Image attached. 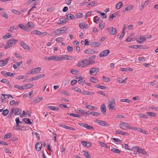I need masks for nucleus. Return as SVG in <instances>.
<instances>
[{
    "mask_svg": "<svg viewBox=\"0 0 158 158\" xmlns=\"http://www.w3.org/2000/svg\"><path fill=\"white\" fill-rule=\"evenodd\" d=\"M73 89L74 91L77 92L79 93H81V89H80L77 88V87H76L75 88H73Z\"/></svg>",
    "mask_w": 158,
    "mask_h": 158,
    "instance_id": "obj_52",
    "label": "nucleus"
},
{
    "mask_svg": "<svg viewBox=\"0 0 158 158\" xmlns=\"http://www.w3.org/2000/svg\"><path fill=\"white\" fill-rule=\"evenodd\" d=\"M22 61H21L19 62H17L15 64L13 65V67L15 69H17V67H19L22 64Z\"/></svg>",
    "mask_w": 158,
    "mask_h": 158,
    "instance_id": "obj_20",
    "label": "nucleus"
},
{
    "mask_svg": "<svg viewBox=\"0 0 158 158\" xmlns=\"http://www.w3.org/2000/svg\"><path fill=\"white\" fill-rule=\"evenodd\" d=\"M118 14V13L116 12L110 15L109 17V19L110 20H112L113 18H115L116 16Z\"/></svg>",
    "mask_w": 158,
    "mask_h": 158,
    "instance_id": "obj_27",
    "label": "nucleus"
},
{
    "mask_svg": "<svg viewBox=\"0 0 158 158\" xmlns=\"http://www.w3.org/2000/svg\"><path fill=\"white\" fill-rule=\"evenodd\" d=\"M90 64V62L87 60H82L77 63V66L79 67H83Z\"/></svg>",
    "mask_w": 158,
    "mask_h": 158,
    "instance_id": "obj_2",
    "label": "nucleus"
},
{
    "mask_svg": "<svg viewBox=\"0 0 158 158\" xmlns=\"http://www.w3.org/2000/svg\"><path fill=\"white\" fill-rule=\"evenodd\" d=\"M18 41V40L12 39L9 40L5 46V49L8 48L15 45Z\"/></svg>",
    "mask_w": 158,
    "mask_h": 158,
    "instance_id": "obj_1",
    "label": "nucleus"
},
{
    "mask_svg": "<svg viewBox=\"0 0 158 158\" xmlns=\"http://www.w3.org/2000/svg\"><path fill=\"white\" fill-rule=\"evenodd\" d=\"M42 143L41 142L37 143L35 145V148L36 150L37 151H40L42 148Z\"/></svg>",
    "mask_w": 158,
    "mask_h": 158,
    "instance_id": "obj_14",
    "label": "nucleus"
},
{
    "mask_svg": "<svg viewBox=\"0 0 158 158\" xmlns=\"http://www.w3.org/2000/svg\"><path fill=\"white\" fill-rule=\"evenodd\" d=\"M120 101L122 102L129 103L131 102V101L130 100L128 99H122L120 100Z\"/></svg>",
    "mask_w": 158,
    "mask_h": 158,
    "instance_id": "obj_45",
    "label": "nucleus"
},
{
    "mask_svg": "<svg viewBox=\"0 0 158 158\" xmlns=\"http://www.w3.org/2000/svg\"><path fill=\"white\" fill-rule=\"evenodd\" d=\"M139 147L138 146H135L133 147L131 149V150H133L134 152H138L139 148Z\"/></svg>",
    "mask_w": 158,
    "mask_h": 158,
    "instance_id": "obj_40",
    "label": "nucleus"
},
{
    "mask_svg": "<svg viewBox=\"0 0 158 158\" xmlns=\"http://www.w3.org/2000/svg\"><path fill=\"white\" fill-rule=\"evenodd\" d=\"M95 4V1L92 2L91 3H89L88 5H87V7H91L93 6Z\"/></svg>",
    "mask_w": 158,
    "mask_h": 158,
    "instance_id": "obj_62",
    "label": "nucleus"
},
{
    "mask_svg": "<svg viewBox=\"0 0 158 158\" xmlns=\"http://www.w3.org/2000/svg\"><path fill=\"white\" fill-rule=\"evenodd\" d=\"M21 45L22 47H23V48L26 50H29V48L28 47V45L26 44L23 42H22Z\"/></svg>",
    "mask_w": 158,
    "mask_h": 158,
    "instance_id": "obj_22",
    "label": "nucleus"
},
{
    "mask_svg": "<svg viewBox=\"0 0 158 158\" xmlns=\"http://www.w3.org/2000/svg\"><path fill=\"white\" fill-rule=\"evenodd\" d=\"M23 120L25 123L29 124L30 125L32 123V122L30 121V119L28 118H25L23 119Z\"/></svg>",
    "mask_w": 158,
    "mask_h": 158,
    "instance_id": "obj_32",
    "label": "nucleus"
},
{
    "mask_svg": "<svg viewBox=\"0 0 158 158\" xmlns=\"http://www.w3.org/2000/svg\"><path fill=\"white\" fill-rule=\"evenodd\" d=\"M27 24L29 27L30 28H33L34 27V24L31 22H29Z\"/></svg>",
    "mask_w": 158,
    "mask_h": 158,
    "instance_id": "obj_57",
    "label": "nucleus"
},
{
    "mask_svg": "<svg viewBox=\"0 0 158 158\" xmlns=\"http://www.w3.org/2000/svg\"><path fill=\"white\" fill-rule=\"evenodd\" d=\"M11 35L9 33H7L5 35L3 36V38L4 40H6L7 38H10V37Z\"/></svg>",
    "mask_w": 158,
    "mask_h": 158,
    "instance_id": "obj_50",
    "label": "nucleus"
},
{
    "mask_svg": "<svg viewBox=\"0 0 158 158\" xmlns=\"http://www.w3.org/2000/svg\"><path fill=\"white\" fill-rule=\"evenodd\" d=\"M9 112V110L8 109H6L3 111L2 114L4 116H6L8 114Z\"/></svg>",
    "mask_w": 158,
    "mask_h": 158,
    "instance_id": "obj_60",
    "label": "nucleus"
},
{
    "mask_svg": "<svg viewBox=\"0 0 158 158\" xmlns=\"http://www.w3.org/2000/svg\"><path fill=\"white\" fill-rule=\"evenodd\" d=\"M48 108L50 110H52L57 111L59 110V108L57 107H55L54 106H49Z\"/></svg>",
    "mask_w": 158,
    "mask_h": 158,
    "instance_id": "obj_37",
    "label": "nucleus"
},
{
    "mask_svg": "<svg viewBox=\"0 0 158 158\" xmlns=\"http://www.w3.org/2000/svg\"><path fill=\"white\" fill-rule=\"evenodd\" d=\"M100 19V18L98 17L97 16H96L94 17V22L97 23H98V21H99Z\"/></svg>",
    "mask_w": 158,
    "mask_h": 158,
    "instance_id": "obj_55",
    "label": "nucleus"
},
{
    "mask_svg": "<svg viewBox=\"0 0 158 158\" xmlns=\"http://www.w3.org/2000/svg\"><path fill=\"white\" fill-rule=\"evenodd\" d=\"M139 116L140 118H148V116H147L143 114H139Z\"/></svg>",
    "mask_w": 158,
    "mask_h": 158,
    "instance_id": "obj_53",
    "label": "nucleus"
},
{
    "mask_svg": "<svg viewBox=\"0 0 158 158\" xmlns=\"http://www.w3.org/2000/svg\"><path fill=\"white\" fill-rule=\"evenodd\" d=\"M120 128L123 129H124V127H125L128 129H129V127L130 126H129L128 123H120Z\"/></svg>",
    "mask_w": 158,
    "mask_h": 158,
    "instance_id": "obj_15",
    "label": "nucleus"
},
{
    "mask_svg": "<svg viewBox=\"0 0 158 158\" xmlns=\"http://www.w3.org/2000/svg\"><path fill=\"white\" fill-rule=\"evenodd\" d=\"M2 15L6 19H8V16L7 13L5 12H2L1 13Z\"/></svg>",
    "mask_w": 158,
    "mask_h": 158,
    "instance_id": "obj_51",
    "label": "nucleus"
},
{
    "mask_svg": "<svg viewBox=\"0 0 158 158\" xmlns=\"http://www.w3.org/2000/svg\"><path fill=\"white\" fill-rule=\"evenodd\" d=\"M67 49L69 52H72L73 51V48L70 46L69 45L67 46Z\"/></svg>",
    "mask_w": 158,
    "mask_h": 158,
    "instance_id": "obj_54",
    "label": "nucleus"
},
{
    "mask_svg": "<svg viewBox=\"0 0 158 158\" xmlns=\"http://www.w3.org/2000/svg\"><path fill=\"white\" fill-rule=\"evenodd\" d=\"M138 152L143 154H146V152L144 149H142L141 148H139Z\"/></svg>",
    "mask_w": 158,
    "mask_h": 158,
    "instance_id": "obj_46",
    "label": "nucleus"
},
{
    "mask_svg": "<svg viewBox=\"0 0 158 158\" xmlns=\"http://www.w3.org/2000/svg\"><path fill=\"white\" fill-rule=\"evenodd\" d=\"M109 105L108 106V108L110 110H116V108L114 106L115 105V102L114 98H111L108 102Z\"/></svg>",
    "mask_w": 158,
    "mask_h": 158,
    "instance_id": "obj_3",
    "label": "nucleus"
},
{
    "mask_svg": "<svg viewBox=\"0 0 158 158\" xmlns=\"http://www.w3.org/2000/svg\"><path fill=\"white\" fill-rule=\"evenodd\" d=\"M56 61H60L63 60L62 56L60 57L56 56Z\"/></svg>",
    "mask_w": 158,
    "mask_h": 158,
    "instance_id": "obj_64",
    "label": "nucleus"
},
{
    "mask_svg": "<svg viewBox=\"0 0 158 158\" xmlns=\"http://www.w3.org/2000/svg\"><path fill=\"white\" fill-rule=\"evenodd\" d=\"M9 57H8L5 59L0 60V66L2 67L6 64L8 61L9 60Z\"/></svg>",
    "mask_w": 158,
    "mask_h": 158,
    "instance_id": "obj_6",
    "label": "nucleus"
},
{
    "mask_svg": "<svg viewBox=\"0 0 158 158\" xmlns=\"http://www.w3.org/2000/svg\"><path fill=\"white\" fill-rule=\"evenodd\" d=\"M59 30L60 34H62L64 33L66 30V28L65 27H63L59 28Z\"/></svg>",
    "mask_w": 158,
    "mask_h": 158,
    "instance_id": "obj_41",
    "label": "nucleus"
},
{
    "mask_svg": "<svg viewBox=\"0 0 158 158\" xmlns=\"http://www.w3.org/2000/svg\"><path fill=\"white\" fill-rule=\"evenodd\" d=\"M14 87H15V88L18 89H19L20 90H24V89H25V86H21L19 85H14Z\"/></svg>",
    "mask_w": 158,
    "mask_h": 158,
    "instance_id": "obj_30",
    "label": "nucleus"
},
{
    "mask_svg": "<svg viewBox=\"0 0 158 158\" xmlns=\"http://www.w3.org/2000/svg\"><path fill=\"white\" fill-rule=\"evenodd\" d=\"M108 30L109 31L110 34L114 35L117 33V30L115 28L113 27H110V28H108Z\"/></svg>",
    "mask_w": 158,
    "mask_h": 158,
    "instance_id": "obj_10",
    "label": "nucleus"
},
{
    "mask_svg": "<svg viewBox=\"0 0 158 158\" xmlns=\"http://www.w3.org/2000/svg\"><path fill=\"white\" fill-rule=\"evenodd\" d=\"M76 16L77 18H81L83 17V15L82 13H77L76 14Z\"/></svg>",
    "mask_w": 158,
    "mask_h": 158,
    "instance_id": "obj_48",
    "label": "nucleus"
},
{
    "mask_svg": "<svg viewBox=\"0 0 158 158\" xmlns=\"http://www.w3.org/2000/svg\"><path fill=\"white\" fill-rule=\"evenodd\" d=\"M123 4L122 2L118 3L116 5V7L117 9H120L122 6Z\"/></svg>",
    "mask_w": 158,
    "mask_h": 158,
    "instance_id": "obj_38",
    "label": "nucleus"
},
{
    "mask_svg": "<svg viewBox=\"0 0 158 158\" xmlns=\"http://www.w3.org/2000/svg\"><path fill=\"white\" fill-rule=\"evenodd\" d=\"M56 56H52L49 57H46L45 58V59L48 60H56Z\"/></svg>",
    "mask_w": 158,
    "mask_h": 158,
    "instance_id": "obj_35",
    "label": "nucleus"
},
{
    "mask_svg": "<svg viewBox=\"0 0 158 158\" xmlns=\"http://www.w3.org/2000/svg\"><path fill=\"white\" fill-rule=\"evenodd\" d=\"M14 108H13L11 109V111L10 112L9 115H8V117L9 118H10L12 117L13 115V114L14 112Z\"/></svg>",
    "mask_w": 158,
    "mask_h": 158,
    "instance_id": "obj_42",
    "label": "nucleus"
},
{
    "mask_svg": "<svg viewBox=\"0 0 158 158\" xmlns=\"http://www.w3.org/2000/svg\"><path fill=\"white\" fill-rule=\"evenodd\" d=\"M78 124L80 126H81L83 127H85L88 129L90 130L92 129H94V128L91 125H89L88 124L86 123H78Z\"/></svg>",
    "mask_w": 158,
    "mask_h": 158,
    "instance_id": "obj_9",
    "label": "nucleus"
},
{
    "mask_svg": "<svg viewBox=\"0 0 158 158\" xmlns=\"http://www.w3.org/2000/svg\"><path fill=\"white\" fill-rule=\"evenodd\" d=\"M83 94L85 95H92L94 94V93L88 91H83Z\"/></svg>",
    "mask_w": 158,
    "mask_h": 158,
    "instance_id": "obj_29",
    "label": "nucleus"
},
{
    "mask_svg": "<svg viewBox=\"0 0 158 158\" xmlns=\"http://www.w3.org/2000/svg\"><path fill=\"white\" fill-rule=\"evenodd\" d=\"M14 110L15 111V115H18L20 114L22 111V110L18 108H15Z\"/></svg>",
    "mask_w": 158,
    "mask_h": 158,
    "instance_id": "obj_23",
    "label": "nucleus"
},
{
    "mask_svg": "<svg viewBox=\"0 0 158 158\" xmlns=\"http://www.w3.org/2000/svg\"><path fill=\"white\" fill-rule=\"evenodd\" d=\"M96 122L97 123L99 124L100 125L102 126H103L108 127L110 125V124L106 123V121H102L101 120H97L96 121Z\"/></svg>",
    "mask_w": 158,
    "mask_h": 158,
    "instance_id": "obj_8",
    "label": "nucleus"
},
{
    "mask_svg": "<svg viewBox=\"0 0 158 158\" xmlns=\"http://www.w3.org/2000/svg\"><path fill=\"white\" fill-rule=\"evenodd\" d=\"M85 107L87 109H88L89 110H96L97 109V108L94 106H92L90 105H88L86 106H85Z\"/></svg>",
    "mask_w": 158,
    "mask_h": 158,
    "instance_id": "obj_34",
    "label": "nucleus"
},
{
    "mask_svg": "<svg viewBox=\"0 0 158 158\" xmlns=\"http://www.w3.org/2000/svg\"><path fill=\"white\" fill-rule=\"evenodd\" d=\"M102 77H103V78L104 79V81L106 82H109L110 81V78H109L106 77H105L104 76H103Z\"/></svg>",
    "mask_w": 158,
    "mask_h": 158,
    "instance_id": "obj_61",
    "label": "nucleus"
},
{
    "mask_svg": "<svg viewBox=\"0 0 158 158\" xmlns=\"http://www.w3.org/2000/svg\"><path fill=\"white\" fill-rule=\"evenodd\" d=\"M147 114H148V115L152 117H155L156 115V114L153 113L152 112H147Z\"/></svg>",
    "mask_w": 158,
    "mask_h": 158,
    "instance_id": "obj_47",
    "label": "nucleus"
},
{
    "mask_svg": "<svg viewBox=\"0 0 158 158\" xmlns=\"http://www.w3.org/2000/svg\"><path fill=\"white\" fill-rule=\"evenodd\" d=\"M79 26L80 28L83 30L86 29L89 27L88 25L85 22L80 23Z\"/></svg>",
    "mask_w": 158,
    "mask_h": 158,
    "instance_id": "obj_5",
    "label": "nucleus"
},
{
    "mask_svg": "<svg viewBox=\"0 0 158 158\" xmlns=\"http://www.w3.org/2000/svg\"><path fill=\"white\" fill-rule=\"evenodd\" d=\"M98 13L100 14V15L103 16V17H102V18L106 19L107 18V16L106 15L105 13H102L101 12H98Z\"/></svg>",
    "mask_w": 158,
    "mask_h": 158,
    "instance_id": "obj_56",
    "label": "nucleus"
},
{
    "mask_svg": "<svg viewBox=\"0 0 158 158\" xmlns=\"http://www.w3.org/2000/svg\"><path fill=\"white\" fill-rule=\"evenodd\" d=\"M7 94H2L1 96V98L2 100V102H6V99L8 98Z\"/></svg>",
    "mask_w": 158,
    "mask_h": 158,
    "instance_id": "obj_24",
    "label": "nucleus"
},
{
    "mask_svg": "<svg viewBox=\"0 0 158 158\" xmlns=\"http://www.w3.org/2000/svg\"><path fill=\"white\" fill-rule=\"evenodd\" d=\"M1 81L5 84H8L10 83L9 80L6 79H2Z\"/></svg>",
    "mask_w": 158,
    "mask_h": 158,
    "instance_id": "obj_49",
    "label": "nucleus"
},
{
    "mask_svg": "<svg viewBox=\"0 0 158 158\" xmlns=\"http://www.w3.org/2000/svg\"><path fill=\"white\" fill-rule=\"evenodd\" d=\"M97 87L98 88H100L102 89H105L106 87H105L104 86L101 85H96Z\"/></svg>",
    "mask_w": 158,
    "mask_h": 158,
    "instance_id": "obj_59",
    "label": "nucleus"
},
{
    "mask_svg": "<svg viewBox=\"0 0 158 158\" xmlns=\"http://www.w3.org/2000/svg\"><path fill=\"white\" fill-rule=\"evenodd\" d=\"M41 71V68L38 67L36 68L33 69H31L28 73V74H34L38 73Z\"/></svg>",
    "mask_w": 158,
    "mask_h": 158,
    "instance_id": "obj_4",
    "label": "nucleus"
},
{
    "mask_svg": "<svg viewBox=\"0 0 158 158\" xmlns=\"http://www.w3.org/2000/svg\"><path fill=\"white\" fill-rule=\"evenodd\" d=\"M146 40V38L143 36H141L139 40L137 41V42L139 43H141L142 42H143L145 41Z\"/></svg>",
    "mask_w": 158,
    "mask_h": 158,
    "instance_id": "obj_25",
    "label": "nucleus"
},
{
    "mask_svg": "<svg viewBox=\"0 0 158 158\" xmlns=\"http://www.w3.org/2000/svg\"><path fill=\"white\" fill-rule=\"evenodd\" d=\"M96 49H87L85 51V52L87 54H92L95 52Z\"/></svg>",
    "mask_w": 158,
    "mask_h": 158,
    "instance_id": "obj_18",
    "label": "nucleus"
},
{
    "mask_svg": "<svg viewBox=\"0 0 158 158\" xmlns=\"http://www.w3.org/2000/svg\"><path fill=\"white\" fill-rule=\"evenodd\" d=\"M56 40L58 42H60L63 41V38L60 37L56 38Z\"/></svg>",
    "mask_w": 158,
    "mask_h": 158,
    "instance_id": "obj_63",
    "label": "nucleus"
},
{
    "mask_svg": "<svg viewBox=\"0 0 158 158\" xmlns=\"http://www.w3.org/2000/svg\"><path fill=\"white\" fill-rule=\"evenodd\" d=\"M31 33L34 34H37L38 35H40L42 34L41 32L38 30L33 31L31 32Z\"/></svg>",
    "mask_w": 158,
    "mask_h": 158,
    "instance_id": "obj_33",
    "label": "nucleus"
},
{
    "mask_svg": "<svg viewBox=\"0 0 158 158\" xmlns=\"http://www.w3.org/2000/svg\"><path fill=\"white\" fill-rule=\"evenodd\" d=\"M90 114L94 116H98L100 115V113L94 111L90 113Z\"/></svg>",
    "mask_w": 158,
    "mask_h": 158,
    "instance_id": "obj_43",
    "label": "nucleus"
},
{
    "mask_svg": "<svg viewBox=\"0 0 158 158\" xmlns=\"http://www.w3.org/2000/svg\"><path fill=\"white\" fill-rule=\"evenodd\" d=\"M111 151L113 152H115L116 153H119L121 152L120 150H119L118 149L115 148H112L111 149Z\"/></svg>",
    "mask_w": 158,
    "mask_h": 158,
    "instance_id": "obj_36",
    "label": "nucleus"
},
{
    "mask_svg": "<svg viewBox=\"0 0 158 158\" xmlns=\"http://www.w3.org/2000/svg\"><path fill=\"white\" fill-rule=\"evenodd\" d=\"M78 72V71L76 70L72 69L70 71V73L74 75L77 74Z\"/></svg>",
    "mask_w": 158,
    "mask_h": 158,
    "instance_id": "obj_58",
    "label": "nucleus"
},
{
    "mask_svg": "<svg viewBox=\"0 0 158 158\" xmlns=\"http://www.w3.org/2000/svg\"><path fill=\"white\" fill-rule=\"evenodd\" d=\"M15 74V73H12L11 72H6V73L4 74V75L6 77H7L8 76L11 77L14 76Z\"/></svg>",
    "mask_w": 158,
    "mask_h": 158,
    "instance_id": "obj_26",
    "label": "nucleus"
},
{
    "mask_svg": "<svg viewBox=\"0 0 158 158\" xmlns=\"http://www.w3.org/2000/svg\"><path fill=\"white\" fill-rule=\"evenodd\" d=\"M110 53V50L109 49L105 50L101 52L99 54L100 57L106 56L108 55Z\"/></svg>",
    "mask_w": 158,
    "mask_h": 158,
    "instance_id": "obj_7",
    "label": "nucleus"
},
{
    "mask_svg": "<svg viewBox=\"0 0 158 158\" xmlns=\"http://www.w3.org/2000/svg\"><path fill=\"white\" fill-rule=\"evenodd\" d=\"M63 60H73V57L70 56H68L66 55H63L62 56Z\"/></svg>",
    "mask_w": 158,
    "mask_h": 158,
    "instance_id": "obj_19",
    "label": "nucleus"
},
{
    "mask_svg": "<svg viewBox=\"0 0 158 158\" xmlns=\"http://www.w3.org/2000/svg\"><path fill=\"white\" fill-rule=\"evenodd\" d=\"M90 45L93 47H98L100 46L101 44L98 42L93 41L90 43Z\"/></svg>",
    "mask_w": 158,
    "mask_h": 158,
    "instance_id": "obj_11",
    "label": "nucleus"
},
{
    "mask_svg": "<svg viewBox=\"0 0 158 158\" xmlns=\"http://www.w3.org/2000/svg\"><path fill=\"white\" fill-rule=\"evenodd\" d=\"M82 152L84 153V155L87 158H91V156L87 152L85 151H83Z\"/></svg>",
    "mask_w": 158,
    "mask_h": 158,
    "instance_id": "obj_39",
    "label": "nucleus"
},
{
    "mask_svg": "<svg viewBox=\"0 0 158 158\" xmlns=\"http://www.w3.org/2000/svg\"><path fill=\"white\" fill-rule=\"evenodd\" d=\"M67 19L69 20H74L75 19L74 15L72 14H68L67 15Z\"/></svg>",
    "mask_w": 158,
    "mask_h": 158,
    "instance_id": "obj_21",
    "label": "nucleus"
},
{
    "mask_svg": "<svg viewBox=\"0 0 158 158\" xmlns=\"http://www.w3.org/2000/svg\"><path fill=\"white\" fill-rule=\"evenodd\" d=\"M100 109L102 113L104 115H106V106L105 104L102 105L100 107Z\"/></svg>",
    "mask_w": 158,
    "mask_h": 158,
    "instance_id": "obj_17",
    "label": "nucleus"
},
{
    "mask_svg": "<svg viewBox=\"0 0 158 158\" xmlns=\"http://www.w3.org/2000/svg\"><path fill=\"white\" fill-rule=\"evenodd\" d=\"M18 27L26 31H28V29L23 24H20L18 25Z\"/></svg>",
    "mask_w": 158,
    "mask_h": 158,
    "instance_id": "obj_28",
    "label": "nucleus"
},
{
    "mask_svg": "<svg viewBox=\"0 0 158 158\" xmlns=\"http://www.w3.org/2000/svg\"><path fill=\"white\" fill-rule=\"evenodd\" d=\"M99 69L98 68H94L90 70V73L91 75H93L95 73H96L99 72Z\"/></svg>",
    "mask_w": 158,
    "mask_h": 158,
    "instance_id": "obj_13",
    "label": "nucleus"
},
{
    "mask_svg": "<svg viewBox=\"0 0 158 158\" xmlns=\"http://www.w3.org/2000/svg\"><path fill=\"white\" fill-rule=\"evenodd\" d=\"M59 126L60 127H62L63 128H64L69 129L71 130H73L74 131H76V129H75L74 128H73L72 127H70L69 126H66L64 124H59Z\"/></svg>",
    "mask_w": 158,
    "mask_h": 158,
    "instance_id": "obj_12",
    "label": "nucleus"
},
{
    "mask_svg": "<svg viewBox=\"0 0 158 158\" xmlns=\"http://www.w3.org/2000/svg\"><path fill=\"white\" fill-rule=\"evenodd\" d=\"M34 86V85L33 84H27L25 85V89L26 88H31L33 87Z\"/></svg>",
    "mask_w": 158,
    "mask_h": 158,
    "instance_id": "obj_44",
    "label": "nucleus"
},
{
    "mask_svg": "<svg viewBox=\"0 0 158 158\" xmlns=\"http://www.w3.org/2000/svg\"><path fill=\"white\" fill-rule=\"evenodd\" d=\"M44 76V74H41L38 75V76H35V77H34L32 78L31 80V81H33L34 80H37L39 79L42 78Z\"/></svg>",
    "mask_w": 158,
    "mask_h": 158,
    "instance_id": "obj_16",
    "label": "nucleus"
},
{
    "mask_svg": "<svg viewBox=\"0 0 158 158\" xmlns=\"http://www.w3.org/2000/svg\"><path fill=\"white\" fill-rule=\"evenodd\" d=\"M67 22V21L66 19L64 17L62 18H61L60 20V22L59 23H58V24H61L62 23H64Z\"/></svg>",
    "mask_w": 158,
    "mask_h": 158,
    "instance_id": "obj_31",
    "label": "nucleus"
}]
</instances>
